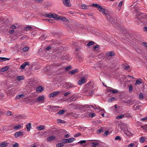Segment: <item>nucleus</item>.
I'll return each mask as SVG.
<instances>
[{"label":"nucleus","instance_id":"64","mask_svg":"<svg viewBox=\"0 0 147 147\" xmlns=\"http://www.w3.org/2000/svg\"><path fill=\"white\" fill-rule=\"evenodd\" d=\"M117 108V106L116 105L111 107V108L113 109H116V108Z\"/></svg>","mask_w":147,"mask_h":147},{"label":"nucleus","instance_id":"51","mask_svg":"<svg viewBox=\"0 0 147 147\" xmlns=\"http://www.w3.org/2000/svg\"><path fill=\"white\" fill-rule=\"evenodd\" d=\"M109 133V132L108 131H107L104 133L103 135L105 136H106L108 135Z\"/></svg>","mask_w":147,"mask_h":147},{"label":"nucleus","instance_id":"13","mask_svg":"<svg viewBox=\"0 0 147 147\" xmlns=\"http://www.w3.org/2000/svg\"><path fill=\"white\" fill-rule=\"evenodd\" d=\"M98 47L99 46L98 45H96L93 47V51L96 53H98L100 52Z\"/></svg>","mask_w":147,"mask_h":147},{"label":"nucleus","instance_id":"3","mask_svg":"<svg viewBox=\"0 0 147 147\" xmlns=\"http://www.w3.org/2000/svg\"><path fill=\"white\" fill-rule=\"evenodd\" d=\"M59 16L54 13H50L47 15V17L49 18H53L55 20H59Z\"/></svg>","mask_w":147,"mask_h":147},{"label":"nucleus","instance_id":"55","mask_svg":"<svg viewBox=\"0 0 147 147\" xmlns=\"http://www.w3.org/2000/svg\"><path fill=\"white\" fill-rule=\"evenodd\" d=\"M141 15H142V14H138L136 16L137 17L138 19H142V16H141Z\"/></svg>","mask_w":147,"mask_h":147},{"label":"nucleus","instance_id":"6","mask_svg":"<svg viewBox=\"0 0 147 147\" xmlns=\"http://www.w3.org/2000/svg\"><path fill=\"white\" fill-rule=\"evenodd\" d=\"M90 141H94V142L90 143L91 146L93 147H96L99 144V142L97 140H90Z\"/></svg>","mask_w":147,"mask_h":147},{"label":"nucleus","instance_id":"25","mask_svg":"<svg viewBox=\"0 0 147 147\" xmlns=\"http://www.w3.org/2000/svg\"><path fill=\"white\" fill-rule=\"evenodd\" d=\"M8 68H9L8 66H5V67H3V68H1L0 69V71H3V72H4V71H7L8 70Z\"/></svg>","mask_w":147,"mask_h":147},{"label":"nucleus","instance_id":"45","mask_svg":"<svg viewBox=\"0 0 147 147\" xmlns=\"http://www.w3.org/2000/svg\"><path fill=\"white\" fill-rule=\"evenodd\" d=\"M64 111L63 110H61L58 112L57 114L59 115H61L64 113Z\"/></svg>","mask_w":147,"mask_h":147},{"label":"nucleus","instance_id":"43","mask_svg":"<svg viewBox=\"0 0 147 147\" xmlns=\"http://www.w3.org/2000/svg\"><path fill=\"white\" fill-rule=\"evenodd\" d=\"M86 142V141L85 140H81L80 142H78V143L80 144L81 145L85 143Z\"/></svg>","mask_w":147,"mask_h":147},{"label":"nucleus","instance_id":"62","mask_svg":"<svg viewBox=\"0 0 147 147\" xmlns=\"http://www.w3.org/2000/svg\"><path fill=\"white\" fill-rule=\"evenodd\" d=\"M67 84L68 85L69 87H72L73 86V85L71 84H70L69 83H67Z\"/></svg>","mask_w":147,"mask_h":147},{"label":"nucleus","instance_id":"17","mask_svg":"<svg viewBox=\"0 0 147 147\" xmlns=\"http://www.w3.org/2000/svg\"><path fill=\"white\" fill-rule=\"evenodd\" d=\"M59 20H61L65 22H68L69 21L66 18L64 17L59 16Z\"/></svg>","mask_w":147,"mask_h":147},{"label":"nucleus","instance_id":"29","mask_svg":"<svg viewBox=\"0 0 147 147\" xmlns=\"http://www.w3.org/2000/svg\"><path fill=\"white\" fill-rule=\"evenodd\" d=\"M26 127L27 129V131H29L31 127V123H29L28 124H27Z\"/></svg>","mask_w":147,"mask_h":147},{"label":"nucleus","instance_id":"36","mask_svg":"<svg viewBox=\"0 0 147 147\" xmlns=\"http://www.w3.org/2000/svg\"><path fill=\"white\" fill-rule=\"evenodd\" d=\"M125 115H124L121 114L119 116H117L116 118L117 119H121L123 118Z\"/></svg>","mask_w":147,"mask_h":147},{"label":"nucleus","instance_id":"34","mask_svg":"<svg viewBox=\"0 0 147 147\" xmlns=\"http://www.w3.org/2000/svg\"><path fill=\"white\" fill-rule=\"evenodd\" d=\"M144 139V137H141L139 139L140 142L141 143H143L145 142Z\"/></svg>","mask_w":147,"mask_h":147},{"label":"nucleus","instance_id":"63","mask_svg":"<svg viewBox=\"0 0 147 147\" xmlns=\"http://www.w3.org/2000/svg\"><path fill=\"white\" fill-rule=\"evenodd\" d=\"M51 48V47L50 46H48L46 48V50H49Z\"/></svg>","mask_w":147,"mask_h":147},{"label":"nucleus","instance_id":"28","mask_svg":"<svg viewBox=\"0 0 147 147\" xmlns=\"http://www.w3.org/2000/svg\"><path fill=\"white\" fill-rule=\"evenodd\" d=\"M81 8L83 9H88V7L86 5L83 4L81 5Z\"/></svg>","mask_w":147,"mask_h":147},{"label":"nucleus","instance_id":"22","mask_svg":"<svg viewBox=\"0 0 147 147\" xmlns=\"http://www.w3.org/2000/svg\"><path fill=\"white\" fill-rule=\"evenodd\" d=\"M10 59L5 57H0V61L3 62L9 60Z\"/></svg>","mask_w":147,"mask_h":147},{"label":"nucleus","instance_id":"56","mask_svg":"<svg viewBox=\"0 0 147 147\" xmlns=\"http://www.w3.org/2000/svg\"><path fill=\"white\" fill-rule=\"evenodd\" d=\"M34 1L36 2L39 3H42L43 2L42 0H33Z\"/></svg>","mask_w":147,"mask_h":147},{"label":"nucleus","instance_id":"53","mask_svg":"<svg viewBox=\"0 0 147 147\" xmlns=\"http://www.w3.org/2000/svg\"><path fill=\"white\" fill-rule=\"evenodd\" d=\"M18 26H17V25L16 26H15L14 25H12L11 26V28L12 30H14V29H15L16 27H18Z\"/></svg>","mask_w":147,"mask_h":147},{"label":"nucleus","instance_id":"58","mask_svg":"<svg viewBox=\"0 0 147 147\" xmlns=\"http://www.w3.org/2000/svg\"><path fill=\"white\" fill-rule=\"evenodd\" d=\"M147 120V116L144 118L141 119L140 120V121H143Z\"/></svg>","mask_w":147,"mask_h":147},{"label":"nucleus","instance_id":"16","mask_svg":"<svg viewBox=\"0 0 147 147\" xmlns=\"http://www.w3.org/2000/svg\"><path fill=\"white\" fill-rule=\"evenodd\" d=\"M56 137L55 136H50L47 138V141L48 142H50L53 140L55 139Z\"/></svg>","mask_w":147,"mask_h":147},{"label":"nucleus","instance_id":"18","mask_svg":"<svg viewBox=\"0 0 147 147\" xmlns=\"http://www.w3.org/2000/svg\"><path fill=\"white\" fill-rule=\"evenodd\" d=\"M108 90L113 93H117L118 92L117 90L113 89L112 88H110L109 89H108Z\"/></svg>","mask_w":147,"mask_h":147},{"label":"nucleus","instance_id":"8","mask_svg":"<svg viewBox=\"0 0 147 147\" xmlns=\"http://www.w3.org/2000/svg\"><path fill=\"white\" fill-rule=\"evenodd\" d=\"M86 82V79L84 77L82 78L78 82V84L79 85H81L85 83Z\"/></svg>","mask_w":147,"mask_h":147},{"label":"nucleus","instance_id":"31","mask_svg":"<svg viewBox=\"0 0 147 147\" xmlns=\"http://www.w3.org/2000/svg\"><path fill=\"white\" fill-rule=\"evenodd\" d=\"M64 144L63 143H59L57 144L56 145V147H61L64 146Z\"/></svg>","mask_w":147,"mask_h":147},{"label":"nucleus","instance_id":"59","mask_svg":"<svg viewBox=\"0 0 147 147\" xmlns=\"http://www.w3.org/2000/svg\"><path fill=\"white\" fill-rule=\"evenodd\" d=\"M18 146H19V144L18 143H16L13 145V147H18Z\"/></svg>","mask_w":147,"mask_h":147},{"label":"nucleus","instance_id":"54","mask_svg":"<svg viewBox=\"0 0 147 147\" xmlns=\"http://www.w3.org/2000/svg\"><path fill=\"white\" fill-rule=\"evenodd\" d=\"M81 135V134L79 133H78L75 135H74V137H78L79 136H80Z\"/></svg>","mask_w":147,"mask_h":147},{"label":"nucleus","instance_id":"33","mask_svg":"<svg viewBox=\"0 0 147 147\" xmlns=\"http://www.w3.org/2000/svg\"><path fill=\"white\" fill-rule=\"evenodd\" d=\"M141 128L144 131H147V125H146L142 126Z\"/></svg>","mask_w":147,"mask_h":147},{"label":"nucleus","instance_id":"61","mask_svg":"<svg viewBox=\"0 0 147 147\" xmlns=\"http://www.w3.org/2000/svg\"><path fill=\"white\" fill-rule=\"evenodd\" d=\"M143 45L146 47L147 48V43L145 42H143L142 43Z\"/></svg>","mask_w":147,"mask_h":147},{"label":"nucleus","instance_id":"1","mask_svg":"<svg viewBox=\"0 0 147 147\" xmlns=\"http://www.w3.org/2000/svg\"><path fill=\"white\" fill-rule=\"evenodd\" d=\"M91 6H94L95 7L97 8L98 10L102 14H104L107 17V19L108 20H110V18H111V16L109 14L107 13V10L105 9L104 8H103L100 5L98 4H97L94 3L92 4Z\"/></svg>","mask_w":147,"mask_h":147},{"label":"nucleus","instance_id":"60","mask_svg":"<svg viewBox=\"0 0 147 147\" xmlns=\"http://www.w3.org/2000/svg\"><path fill=\"white\" fill-rule=\"evenodd\" d=\"M71 67L70 66H69L67 67H66L65 68V70L66 71L68 70H69L70 69H71Z\"/></svg>","mask_w":147,"mask_h":147},{"label":"nucleus","instance_id":"15","mask_svg":"<svg viewBox=\"0 0 147 147\" xmlns=\"http://www.w3.org/2000/svg\"><path fill=\"white\" fill-rule=\"evenodd\" d=\"M29 65V63L27 62H25L23 63L21 66L20 68L22 69H24L25 67L27 65Z\"/></svg>","mask_w":147,"mask_h":147},{"label":"nucleus","instance_id":"10","mask_svg":"<svg viewBox=\"0 0 147 147\" xmlns=\"http://www.w3.org/2000/svg\"><path fill=\"white\" fill-rule=\"evenodd\" d=\"M59 93L60 92L59 91L55 92L49 94V96L50 98L54 97L56 96L57 95L59 94Z\"/></svg>","mask_w":147,"mask_h":147},{"label":"nucleus","instance_id":"38","mask_svg":"<svg viewBox=\"0 0 147 147\" xmlns=\"http://www.w3.org/2000/svg\"><path fill=\"white\" fill-rule=\"evenodd\" d=\"M57 122L58 123H64L65 122L64 121L60 119H57Z\"/></svg>","mask_w":147,"mask_h":147},{"label":"nucleus","instance_id":"48","mask_svg":"<svg viewBox=\"0 0 147 147\" xmlns=\"http://www.w3.org/2000/svg\"><path fill=\"white\" fill-rule=\"evenodd\" d=\"M121 137L119 136H116L115 138V140H121Z\"/></svg>","mask_w":147,"mask_h":147},{"label":"nucleus","instance_id":"42","mask_svg":"<svg viewBox=\"0 0 147 147\" xmlns=\"http://www.w3.org/2000/svg\"><path fill=\"white\" fill-rule=\"evenodd\" d=\"M77 98V97L75 95L71 97V99H72V100H76Z\"/></svg>","mask_w":147,"mask_h":147},{"label":"nucleus","instance_id":"27","mask_svg":"<svg viewBox=\"0 0 147 147\" xmlns=\"http://www.w3.org/2000/svg\"><path fill=\"white\" fill-rule=\"evenodd\" d=\"M88 116L89 117H92L95 116V113H89L85 115V116Z\"/></svg>","mask_w":147,"mask_h":147},{"label":"nucleus","instance_id":"47","mask_svg":"<svg viewBox=\"0 0 147 147\" xmlns=\"http://www.w3.org/2000/svg\"><path fill=\"white\" fill-rule=\"evenodd\" d=\"M115 99V97H112L111 98H110L108 100V101L109 102H112Z\"/></svg>","mask_w":147,"mask_h":147},{"label":"nucleus","instance_id":"30","mask_svg":"<svg viewBox=\"0 0 147 147\" xmlns=\"http://www.w3.org/2000/svg\"><path fill=\"white\" fill-rule=\"evenodd\" d=\"M107 20L108 22H111V23L113 24L115 22V20L112 17H111V18H110V20H108L107 19Z\"/></svg>","mask_w":147,"mask_h":147},{"label":"nucleus","instance_id":"5","mask_svg":"<svg viewBox=\"0 0 147 147\" xmlns=\"http://www.w3.org/2000/svg\"><path fill=\"white\" fill-rule=\"evenodd\" d=\"M49 109V111H53L54 112H55L57 111L58 110V109L59 107L58 106H48Z\"/></svg>","mask_w":147,"mask_h":147},{"label":"nucleus","instance_id":"39","mask_svg":"<svg viewBox=\"0 0 147 147\" xmlns=\"http://www.w3.org/2000/svg\"><path fill=\"white\" fill-rule=\"evenodd\" d=\"M133 86L132 85H130L129 86V92H131L132 91Z\"/></svg>","mask_w":147,"mask_h":147},{"label":"nucleus","instance_id":"21","mask_svg":"<svg viewBox=\"0 0 147 147\" xmlns=\"http://www.w3.org/2000/svg\"><path fill=\"white\" fill-rule=\"evenodd\" d=\"M8 145V144L6 142H4L0 143V147H5Z\"/></svg>","mask_w":147,"mask_h":147},{"label":"nucleus","instance_id":"52","mask_svg":"<svg viewBox=\"0 0 147 147\" xmlns=\"http://www.w3.org/2000/svg\"><path fill=\"white\" fill-rule=\"evenodd\" d=\"M12 115V112L11 111H9L7 112L6 113V115L7 116H9Z\"/></svg>","mask_w":147,"mask_h":147},{"label":"nucleus","instance_id":"4","mask_svg":"<svg viewBox=\"0 0 147 147\" xmlns=\"http://www.w3.org/2000/svg\"><path fill=\"white\" fill-rule=\"evenodd\" d=\"M95 107L96 108H95V109L96 110V111L97 112H101V113H102L101 115V116L102 117H104V114L105 113V110L103 109L98 106H96Z\"/></svg>","mask_w":147,"mask_h":147},{"label":"nucleus","instance_id":"32","mask_svg":"<svg viewBox=\"0 0 147 147\" xmlns=\"http://www.w3.org/2000/svg\"><path fill=\"white\" fill-rule=\"evenodd\" d=\"M68 143H71L74 140H75V138H68Z\"/></svg>","mask_w":147,"mask_h":147},{"label":"nucleus","instance_id":"37","mask_svg":"<svg viewBox=\"0 0 147 147\" xmlns=\"http://www.w3.org/2000/svg\"><path fill=\"white\" fill-rule=\"evenodd\" d=\"M94 42L93 41H91L89 42L88 43L87 45V46L88 47H90L91 46L94 45Z\"/></svg>","mask_w":147,"mask_h":147},{"label":"nucleus","instance_id":"35","mask_svg":"<svg viewBox=\"0 0 147 147\" xmlns=\"http://www.w3.org/2000/svg\"><path fill=\"white\" fill-rule=\"evenodd\" d=\"M22 127V126L21 125H18L15 126L14 127V129L15 130H16L18 129H19L20 128Z\"/></svg>","mask_w":147,"mask_h":147},{"label":"nucleus","instance_id":"23","mask_svg":"<svg viewBox=\"0 0 147 147\" xmlns=\"http://www.w3.org/2000/svg\"><path fill=\"white\" fill-rule=\"evenodd\" d=\"M17 79L18 81H20L24 80V77L23 76H18L17 77Z\"/></svg>","mask_w":147,"mask_h":147},{"label":"nucleus","instance_id":"7","mask_svg":"<svg viewBox=\"0 0 147 147\" xmlns=\"http://www.w3.org/2000/svg\"><path fill=\"white\" fill-rule=\"evenodd\" d=\"M124 136L125 137H128L131 136L132 134L128 130H126L124 131Z\"/></svg>","mask_w":147,"mask_h":147},{"label":"nucleus","instance_id":"40","mask_svg":"<svg viewBox=\"0 0 147 147\" xmlns=\"http://www.w3.org/2000/svg\"><path fill=\"white\" fill-rule=\"evenodd\" d=\"M142 83L141 80H137L135 83V85H139Z\"/></svg>","mask_w":147,"mask_h":147},{"label":"nucleus","instance_id":"44","mask_svg":"<svg viewBox=\"0 0 147 147\" xmlns=\"http://www.w3.org/2000/svg\"><path fill=\"white\" fill-rule=\"evenodd\" d=\"M134 101L132 100H129L127 101L128 103L130 105H131L133 104L134 103Z\"/></svg>","mask_w":147,"mask_h":147},{"label":"nucleus","instance_id":"12","mask_svg":"<svg viewBox=\"0 0 147 147\" xmlns=\"http://www.w3.org/2000/svg\"><path fill=\"white\" fill-rule=\"evenodd\" d=\"M138 142H135L134 143H131L128 146V147H137Z\"/></svg>","mask_w":147,"mask_h":147},{"label":"nucleus","instance_id":"46","mask_svg":"<svg viewBox=\"0 0 147 147\" xmlns=\"http://www.w3.org/2000/svg\"><path fill=\"white\" fill-rule=\"evenodd\" d=\"M49 66H47L43 69V70L45 71H49Z\"/></svg>","mask_w":147,"mask_h":147},{"label":"nucleus","instance_id":"11","mask_svg":"<svg viewBox=\"0 0 147 147\" xmlns=\"http://www.w3.org/2000/svg\"><path fill=\"white\" fill-rule=\"evenodd\" d=\"M23 134L22 132L21 131H18L15 133L14 136L16 138H18L22 136Z\"/></svg>","mask_w":147,"mask_h":147},{"label":"nucleus","instance_id":"57","mask_svg":"<svg viewBox=\"0 0 147 147\" xmlns=\"http://www.w3.org/2000/svg\"><path fill=\"white\" fill-rule=\"evenodd\" d=\"M31 28V27H30V26H27L25 28V30L26 31L29 30Z\"/></svg>","mask_w":147,"mask_h":147},{"label":"nucleus","instance_id":"20","mask_svg":"<svg viewBox=\"0 0 147 147\" xmlns=\"http://www.w3.org/2000/svg\"><path fill=\"white\" fill-rule=\"evenodd\" d=\"M78 71V69H76L69 72V74H74Z\"/></svg>","mask_w":147,"mask_h":147},{"label":"nucleus","instance_id":"19","mask_svg":"<svg viewBox=\"0 0 147 147\" xmlns=\"http://www.w3.org/2000/svg\"><path fill=\"white\" fill-rule=\"evenodd\" d=\"M44 90L43 88L41 86L38 87L36 89V92L37 93L40 92Z\"/></svg>","mask_w":147,"mask_h":147},{"label":"nucleus","instance_id":"50","mask_svg":"<svg viewBox=\"0 0 147 147\" xmlns=\"http://www.w3.org/2000/svg\"><path fill=\"white\" fill-rule=\"evenodd\" d=\"M134 107L135 110H137L139 109V107L137 105H135Z\"/></svg>","mask_w":147,"mask_h":147},{"label":"nucleus","instance_id":"9","mask_svg":"<svg viewBox=\"0 0 147 147\" xmlns=\"http://www.w3.org/2000/svg\"><path fill=\"white\" fill-rule=\"evenodd\" d=\"M63 3L67 7H70L71 6L70 0H63Z\"/></svg>","mask_w":147,"mask_h":147},{"label":"nucleus","instance_id":"24","mask_svg":"<svg viewBox=\"0 0 147 147\" xmlns=\"http://www.w3.org/2000/svg\"><path fill=\"white\" fill-rule=\"evenodd\" d=\"M38 131H40L43 130L45 128V126L43 125H40L36 127Z\"/></svg>","mask_w":147,"mask_h":147},{"label":"nucleus","instance_id":"49","mask_svg":"<svg viewBox=\"0 0 147 147\" xmlns=\"http://www.w3.org/2000/svg\"><path fill=\"white\" fill-rule=\"evenodd\" d=\"M29 48L28 47H26L23 48L22 50L24 51H26L28 50Z\"/></svg>","mask_w":147,"mask_h":147},{"label":"nucleus","instance_id":"26","mask_svg":"<svg viewBox=\"0 0 147 147\" xmlns=\"http://www.w3.org/2000/svg\"><path fill=\"white\" fill-rule=\"evenodd\" d=\"M106 55L107 56L109 57V56H112L114 55V54L112 52H108L106 53Z\"/></svg>","mask_w":147,"mask_h":147},{"label":"nucleus","instance_id":"41","mask_svg":"<svg viewBox=\"0 0 147 147\" xmlns=\"http://www.w3.org/2000/svg\"><path fill=\"white\" fill-rule=\"evenodd\" d=\"M144 98V95L142 93H140L139 95V98L140 100H142Z\"/></svg>","mask_w":147,"mask_h":147},{"label":"nucleus","instance_id":"14","mask_svg":"<svg viewBox=\"0 0 147 147\" xmlns=\"http://www.w3.org/2000/svg\"><path fill=\"white\" fill-rule=\"evenodd\" d=\"M45 99V96L44 95L39 96L36 98V100L40 101L43 100Z\"/></svg>","mask_w":147,"mask_h":147},{"label":"nucleus","instance_id":"2","mask_svg":"<svg viewBox=\"0 0 147 147\" xmlns=\"http://www.w3.org/2000/svg\"><path fill=\"white\" fill-rule=\"evenodd\" d=\"M90 86L89 84H86L85 86L84 91L88 96L91 95L94 93L92 91L90 90Z\"/></svg>","mask_w":147,"mask_h":147}]
</instances>
